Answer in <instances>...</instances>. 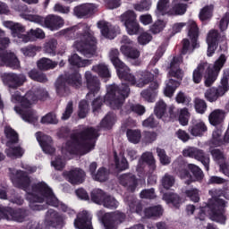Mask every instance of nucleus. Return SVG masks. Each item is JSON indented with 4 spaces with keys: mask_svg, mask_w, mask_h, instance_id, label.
Segmentation results:
<instances>
[{
    "mask_svg": "<svg viewBox=\"0 0 229 229\" xmlns=\"http://www.w3.org/2000/svg\"><path fill=\"white\" fill-rule=\"evenodd\" d=\"M22 168L25 169V172L10 169V179L14 187L23 189L27 192V199L30 201L32 210H42V207L35 205V203H44L46 201L47 205H50L51 207H61L62 210L66 212V214H74V210L67 208L65 204H60V201H58V199L53 194V191H51V188L46 182H38L32 185L31 189H30L31 181L26 173H35L37 167L23 165Z\"/></svg>",
    "mask_w": 229,
    "mask_h": 229,
    "instance_id": "obj_1",
    "label": "nucleus"
},
{
    "mask_svg": "<svg viewBox=\"0 0 229 229\" xmlns=\"http://www.w3.org/2000/svg\"><path fill=\"white\" fill-rule=\"evenodd\" d=\"M47 91L45 89L30 90L25 94L24 97H21V93L16 91L12 95L11 101L14 103V111L19 114L25 123H30V124H35L38 121V115L33 109H31V105L37 103L38 99L40 101H46L47 99Z\"/></svg>",
    "mask_w": 229,
    "mask_h": 229,
    "instance_id": "obj_2",
    "label": "nucleus"
},
{
    "mask_svg": "<svg viewBox=\"0 0 229 229\" xmlns=\"http://www.w3.org/2000/svg\"><path fill=\"white\" fill-rule=\"evenodd\" d=\"M96 139H98V131L93 128H88L80 134H72L70 140L65 143L62 148L63 155L66 158H71V155H77V153H89L92 151L96 146Z\"/></svg>",
    "mask_w": 229,
    "mask_h": 229,
    "instance_id": "obj_3",
    "label": "nucleus"
},
{
    "mask_svg": "<svg viewBox=\"0 0 229 229\" xmlns=\"http://www.w3.org/2000/svg\"><path fill=\"white\" fill-rule=\"evenodd\" d=\"M74 30L79 31L73 47L86 58H92L98 50V40L94 37V32L87 24H79Z\"/></svg>",
    "mask_w": 229,
    "mask_h": 229,
    "instance_id": "obj_4",
    "label": "nucleus"
},
{
    "mask_svg": "<svg viewBox=\"0 0 229 229\" xmlns=\"http://www.w3.org/2000/svg\"><path fill=\"white\" fill-rule=\"evenodd\" d=\"M217 190L209 191V194L212 198L208 200L206 207L200 208L199 214L196 216V219L205 221V217L208 214L212 221L220 223V225H225V223H226V216L225 215L226 202L217 198Z\"/></svg>",
    "mask_w": 229,
    "mask_h": 229,
    "instance_id": "obj_5",
    "label": "nucleus"
},
{
    "mask_svg": "<svg viewBox=\"0 0 229 229\" xmlns=\"http://www.w3.org/2000/svg\"><path fill=\"white\" fill-rule=\"evenodd\" d=\"M226 64V55H221L217 60L215 61L214 64H208L207 63L200 64L197 69L193 71V81L194 83H199L203 78V72H207L205 75V85L210 87L216 80L223 67Z\"/></svg>",
    "mask_w": 229,
    "mask_h": 229,
    "instance_id": "obj_6",
    "label": "nucleus"
},
{
    "mask_svg": "<svg viewBox=\"0 0 229 229\" xmlns=\"http://www.w3.org/2000/svg\"><path fill=\"white\" fill-rule=\"evenodd\" d=\"M20 12L21 17L25 19V21L39 24V26H43V28H47L50 31H57L60 28H64V24H65L63 18L58 15L50 14L44 18L40 15L31 14V11H30L27 6H23Z\"/></svg>",
    "mask_w": 229,
    "mask_h": 229,
    "instance_id": "obj_7",
    "label": "nucleus"
},
{
    "mask_svg": "<svg viewBox=\"0 0 229 229\" xmlns=\"http://www.w3.org/2000/svg\"><path fill=\"white\" fill-rule=\"evenodd\" d=\"M3 26L11 30L12 36L15 38L16 42H23V44H28V42H33L35 38H46V33L42 29H31L29 32L24 34L25 29L21 23H15L12 21H5L3 22Z\"/></svg>",
    "mask_w": 229,
    "mask_h": 229,
    "instance_id": "obj_8",
    "label": "nucleus"
},
{
    "mask_svg": "<svg viewBox=\"0 0 229 229\" xmlns=\"http://www.w3.org/2000/svg\"><path fill=\"white\" fill-rule=\"evenodd\" d=\"M129 95L130 88H128V85L122 84V86L118 88L117 85L113 84L107 86L106 88V94L104 97V103L115 110L123 106L124 99H126Z\"/></svg>",
    "mask_w": 229,
    "mask_h": 229,
    "instance_id": "obj_9",
    "label": "nucleus"
},
{
    "mask_svg": "<svg viewBox=\"0 0 229 229\" xmlns=\"http://www.w3.org/2000/svg\"><path fill=\"white\" fill-rule=\"evenodd\" d=\"M173 167H174L178 176H180L182 180H184V182L187 183V185L192 183V182H194V178L198 182H199V180H203V171H201L196 165H186L183 163V161H182V157L178 158V160L173 163ZM187 169L191 171L194 178L192 175H191Z\"/></svg>",
    "mask_w": 229,
    "mask_h": 229,
    "instance_id": "obj_10",
    "label": "nucleus"
},
{
    "mask_svg": "<svg viewBox=\"0 0 229 229\" xmlns=\"http://www.w3.org/2000/svg\"><path fill=\"white\" fill-rule=\"evenodd\" d=\"M67 83L75 87V89H80L81 85V75L79 72H75L71 75L69 79L67 76H60L55 82V90L56 94L60 96V98H64V96H67L69 94V88H67Z\"/></svg>",
    "mask_w": 229,
    "mask_h": 229,
    "instance_id": "obj_11",
    "label": "nucleus"
},
{
    "mask_svg": "<svg viewBox=\"0 0 229 229\" xmlns=\"http://www.w3.org/2000/svg\"><path fill=\"white\" fill-rule=\"evenodd\" d=\"M109 58L117 71L118 78L128 82V80L130 79V76H131V73H130V68H128V66H126L124 63L120 61L119 50L115 48L111 49L109 52Z\"/></svg>",
    "mask_w": 229,
    "mask_h": 229,
    "instance_id": "obj_12",
    "label": "nucleus"
},
{
    "mask_svg": "<svg viewBox=\"0 0 229 229\" xmlns=\"http://www.w3.org/2000/svg\"><path fill=\"white\" fill-rule=\"evenodd\" d=\"M152 72L153 73L148 71L140 72L137 73L136 77L131 74L129 75L128 84L142 89V87H146V85H148L151 80L158 76V69L155 68Z\"/></svg>",
    "mask_w": 229,
    "mask_h": 229,
    "instance_id": "obj_13",
    "label": "nucleus"
},
{
    "mask_svg": "<svg viewBox=\"0 0 229 229\" xmlns=\"http://www.w3.org/2000/svg\"><path fill=\"white\" fill-rule=\"evenodd\" d=\"M229 90L228 81L226 79H222L221 85L218 88L208 89L204 93V98L209 103H216L219 98L223 97Z\"/></svg>",
    "mask_w": 229,
    "mask_h": 229,
    "instance_id": "obj_14",
    "label": "nucleus"
},
{
    "mask_svg": "<svg viewBox=\"0 0 229 229\" xmlns=\"http://www.w3.org/2000/svg\"><path fill=\"white\" fill-rule=\"evenodd\" d=\"M182 155L183 157H189L190 158H195V160H199L201 162V164H203L206 171H208L210 157H208V156H205V152H203V150L194 147H188L183 149Z\"/></svg>",
    "mask_w": 229,
    "mask_h": 229,
    "instance_id": "obj_15",
    "label": "nucleus"
},
{
    "mask_svg": "<svg viewBox=\"0 0 229 229\" xmlns=\"http://www.w3.org/2000/svg\"><path fill=\"white\" fill-rule=\"evenodd\" d=\"M126 220V215L119 211L106 213L104 216L103 223L106 229H117V226Z\"/></svg>",
    "mask_w": 229,
    "mask_h": 229,
    "instance_id": "obj_16",
    "label": "nucleus"
},
{
    "mask_svg": "<svg viewBox=\"0 0 229 229\" xmlns=\"http://www.w3.org/2000/svg\"><path fill=\"white\" fill-rule=\"evenodd\" d=\"M85 80L87 89L89 90L86 99H92V98H95L96 94L99 92V80H98V77L92 75V72L89 71L85 72Z\"/></svg>",
    "mask_w": 229,
    "mask_h": 229,
    "instance_id": "obj_17",
    "label": "nucleus"
},
{
    "mask_svg": "<svg viewBox=\"0 0 229 229\" xmlns=\"http://www.w3.org/2000/svg\"><path fill=\"white\" fill-rule=\"evenodd\" d=\"M122 46L120 48L121 53L124 55L127 58H139L140 56V52L137 48L132 47L133 42L128 38V36H123L121 40Z\"/></svg>",
    "mask_w": 229,
    "mask_h": 229,
    "instance_id": "obj_18",
    "label": "nucleus"
},
{
    "mask_svg": "<svg viewBox=\"0 0 229 229\" xmlns=\"http://www.w3.org/2000/svg\"><path fill=\"white\" fill-rule=\"evenodd\" d=\"M2 79L4 85H7L10 89H17V87H21L26 82V76L24 74L4 73Z\"/></svg>",
    "mask_w": 229,
    "mask_h": 229,
    "instance_id": "obj_19",
    "label": "nucleus"
},
{
    "mask_svg": "<svg viewBox=\"0 0 229 229\" xmlns=\"http://www.w3.org/2000/svg\"><path fill=\"white\" fill-rule=\"evenodd\" d=\"M73 225L77 229H94L92 227V216L87 210H82L77 214Z\"/></svg>",
    "mask_w": 229,
    "mask_h": 229,
    "instance_id": "obj_20",
    "label": "nucleus"
},
{
    "mask_svg": "<svg viewBox=\"0 0 229 229\" xmlns=\"http://www.w3.org/2000/svg\"><path fill=\"white\" fill-rule=\"evenodd\" d=\"M0 219H7V221H17V223H22L24 221V211L13 210L11 208L0 207Z\"/></svg>",
    "mask_w": 229,
    "mask_h": 229,
    "instance_id": "obj_21",
    "label": "nucleus"
},
{
    "mask_svg": "<svg viewBox=\"0 0 229 229\" xmlns=\"http://www.w3.org/2000/svg\"><path fill=\"white\" fill-rule=\"evenodd\" d=\"M98 28H99L103 37L109 38L110 40L117 37V33L120 32L119 27L114 26L105 21L98 22Z\"/></svg>",
    "mask_w": 229,
    "mask_h": 229,
    "instance_id": "obj_22",
    "label": "nucleus"
},
{
    "mask_svg": "<svg viewBox=\"0 0 229 229\" xmlns=\"http://www.w3.org/2000/svg\"><path fill=\"white\" fill-rule=\"evenodd\" d=\"M144 162L148 164L150 167V173H153L155 169H157V165H155V157H153V153L145 152L141 155V159L139 161V164L136 167L137 173L140 174V176H142V173H144Z\"/></svg>",
    "mask_w": 229,
    "mask_h": 229,
    "instance_id": "obj_23",
    "label": "nucleus"
},
{
    "mask_svg": "<svg viewBox=\"0 0 229 229\" xmlns=\"http://www.w3.org/2000/svg\"><path fill=\"white\" fill-rule=\"evenodd\" d=\"M66 219L65 215H60L53 209H49L47 213L46 223L48 229H54L55 226L64 224V220Z\"/></svg>",
    "mask_w": 229,
    "mask_h": 229,
    "instance_id": "obj_24",
    "label": "nucleus"
},
{
    "mask_svg": "<svg viewBox=\"0 0 229 229\" xmlns=\"http://www.w3.org/2000/svg\"><path fill=\"white\" fill-rule=\"evenodd\" d=\"M36 139L44 153H47V155L55 153V148L53 147V140L51 139V137L42 132H37Z\"/></svg>",
    "mask_w": 229,
    "mask_h": 229,
    "instance_id": "obj_25",
    "label": "nucleus"
},
{
    "mask_svg": "<svg viewBox=\"0 0 229 229\" xmlns=\"http://www.w3.org/2000/svg\"><path fill=\"white\" fill-rule=\"evenodd\" d=\"M207 124L203 120H192L191 125H190L188 131L192 137H203L208 131Z\"/></svg>",
    "mask_w": 229,
    "mask_h": 229,
    "instance_id": "obj_26",
    "label": "nucleus"
},
{
    "mask_svg": "<svg viewBox=\"0 0 229 229\" xmlns=\"http://www.w3.org/2000/svg\"><path fill=\"white\" fill-rule=\"evenodd\" d=\"M183 62L182 55L174 57L170 64V71L168 75L173 78H177V80H182L183 78V72L180 70V64Z\"/></svg>",
    "mask_w": 229,
    "mask_h": 229,
    "instance_id": "obj_27",
    "label": "nucleus"
},
{
    "mask_svg": "<svg viewBox=\"0 0 229 229\" xmlns=\"http://www.w3.org/2000/svg\"><path fill=\"white\" fill-rule=\"evenodd\" d=\"M0 65H7L13 69H19L21 64L13 53L6 52L5 54H0Z\"/></svg>",
    "mask_w": 229,
    "mask_h": 229,
    "instance_id": "obj_28",
    "label": "nucleus"
},
{
    "mask_svg": "<svg viewBox=\"0 0 229 229\" xmlns=\"http://www.w3.org/2000/svg\"><path fill=\"white\" fill-rule=\"evenodd\" d=\"M219 38V32L216 30H211L208 33L207 44H208V56H212L217 49V40Z\"/></svg>",
    "mask_w": 229,
    "mask_h": 229,
    "instance_id": "obj_29",
    "label": "nucleus"
},
{
    "mask_svg": "<svg viewBox=\"0 0 229 229\" xmlns=\"http://www.w3.org/2000/svg\"><path fill=\"white\" fill-rule=\"evenodd\" d=\"M73 12L76 17H86V15H91V13L98 12V5L94 4H83L76 6Z\"/></svg>",
    "mask_w": 229,
    "mask_h": 229,
    "instance_id": "obj_30",
    "label": "nucleus"
},
{
    "mask_svg": "<svg viewBox=\"0 0 229 229\" xmlns=\"http://www.w3.org/2000/svg\"><path fill=\"white\" fill-rule=\"evenodd\" d=\"M119 182L121 185L126 187L128 191L133 192L135 189H137V185H139V181L135 179V175L131 174H125L119 176Z\"/></svg>",
    "mask_w": 229,
    "mask_h": 229,
    "instance_id": "obj_31",
    "label": "nucleus"
},
{
    "mask_svg": "<svg viewBox=\"0 0 229 229\" xmlns=\"http://www.w3.org/2000/svg\"><path fill=\"white\" fill-rule=\"evenodd\" d=\"M187 28H188V37L191 40L192 49H196V47H198V35H199L198 25L196 24V21H194L193 20H189V21L187 22Z\"/></svg>",
    "mask_w": 229,
    "mask_h": 229,
    "instance_id": "obj_32",
    "label": "nucleus"
},
{
    "mask_svg": "<svg viewBox=\"0 0 229 229\" xmlns=\"http://www.w3.org/2000/svg\"><path fill=\"white\" fill-rule=\"evenodd\" d=\"M68 182L72 185L83 183L85 182V172L80 168L70 171L68 174Z\"/></svg>",
    "mask_w": 229,
    "mask_h": 229,
    "instance_id": "obj_33",
    "label": "nucleus"
},
{
    "mask_svg": "<svg viewBox=\"0 0 229 229\" xmlns=\"http://www.w3.org/2000/svg\"><path fill=\"white\" fill-rule=\"evenodd\" d=\"M208 121L212 126H218L225 121V111L221 109L213 110L208 115Z\"/></svg>",
    "mask_w": 229,
    "mask_h": 229,
    "instance_id": "obj_34",
    "label": "nucleus"
},
{
    "mask_svg": "<svg viewBox=\"0 0 229 229\" xmlns=\"http://www.w3.org/2000/svg\"><path fill=\"white\" fill-rule=\"evenodd\" d=\"M187 12V4L182 0H174L169 15H183Z\"/></svg>",
    "mask_w": 229,
    "mask_h": 229,
    "instance_id": "obj_35",
    "label": "nucleus"
},
{
    "mask_svg": "<svg viewBox=\"0 0 229 229\" xmlns=\"http://www.w3.org/2000/svg\"><path fill=\"white\" fill-rule=\"evenodd\" d=\"M68 62L71 65H73L74 67H87L88 65H90L92 64V61L89 59H81L80 55L77 54H72L69 58Z\"/></svg>",
    "mask_w": 229,
    "mask_h": 229,
    "instance_id": "obj_36",
    "label": "nucleus"
},
{
    "mask_svg": "<svg viewBox=\"0 0 229 229\" xmlns=\"http://www.w3.org/2000/svg\"><path fill=\"white\" fill-rule=\"evenodd\" d=\"M170 0H158L157 4L156 15L160 17V15H169L171 12V7L169 6Z\"/></svg>",
    "mask_w": 229,
    "mask_h": 229,
    "instance_id": "obj_37",
    "label": "nucleus"
},
{
    "mask_svg": "<svg viewBox=\"0 0 229 229\" xmlns=\"http://www.w3.org/2000/svg\"><path fill=\"white\" fill-rule=\"evenodd\" d=\"M180 87V82L174 81V80H168L165 81V87L164 89V94L166 98H171L172 96H174V92L176 89Z\"/></svg>",
    "mask_w": 229,
    "mask_h": 229,
    "instance_id": "obj_38",
    "label": "nucleus"
},
{
    "mask_svg": "<svg viewBox=\"0 0 229 229\" xmlns=\"http://www.w3.org/2000/svg\"><path fill=\"white\" fill-rule=\"evenodd\" d=\"M93 72L101 76V78H110V70H108V66L105 64H95L92 67Z\"/></svg>",
    "mask_w": 229,
    "mask_h": 229,
    "instance_id": "obj_39",
    "label": "nucleus"
},
{
    "mask_svg": "<svg viewBox=\"0 0 229 229\" xmlns=\"http://www.w3.org/2000/svg\"><path fill=\"white\" fill-rule=\"evenodd\" d=\"M8 148L5 149V153L9 158H20L24 155V149L21 147H12V144L7 146Z\"/></svg>",
    "mask_w": 229,
    "mask_h": 229,
    "instance_id": "obj_40",
    "label": "nucleus"
},
{
    "mask_svg": "<svg viewBox=\"0 0 229 229\" xmlns=\"http://www.w3.org/2000/svg\"><path fill=\"white\" fill-rule=\"evenodd\" d=\"M58 64L56 62H53L49 58L43 57L39 61H38V67L41 71H47L49 69H55Z\"/></svg>",
    "mask_w": 229,
    "mask_h": 229,
    "instance_id": "obj_41",
    "label": "nucleus"
},
{
    "mask_svg": "<svg viewBox=\"0 0 229 229\" xmlns=\"http://www.w3.org/2000/svg\"><path fill=\"white\" fill-rule=\"evenodd\" d=\"M116 117L113 113H109L106 117L101 121L100 126L104 130H110L115 124Z\"/></svg>",
    "mask_w": 229,
    "mask_h": 229,
    "instance_id": "obj_42",
    "label": "nucleus"
},
{
    "mask_svg": "<svg viewBox=\"0 0 229 229\" xmlns=\"http://www.w3.org/2000/svg\"><path fill=\"white\" fill-rule=\"evenodd\" d=\"M4 134L7 137V146H10V144H15L16 142H19V134L14 131L13 129L10 126H6L4 129Z\"/></svg>",
    "mask_w": 229,
    "mask_h": 229,
    "instance_id": "obj_43",
    "label": "nucleus"
},
{
    "mask_svg": "<svg viewBox=\"0 0 229 229\" xmlns=\"http://www.w3.org/2000/svg\"><path fill=\"white\" fill-rule=\"evenodd\" d=\"M105 198H106V194L100 189H95L91 191V200L97 205H102Z\"/></svg>",
    "mask_w": 229,
    "mask_h": 229,
    "instance_id": "obj_44",
    "label": "nucleus"
},
{
    "mask_svg": "<svg viewBox=\"0 0 229 229\" xmlns=\"http://www.w3.org/2000/svg\"><path fill=\"white\" fill-rule=\"evenodd\" d=\"M120 21H121V22L123 23V26H125V24L136 22L137 21V13H135V12H133V11H127L120 16Z\"/></svg>",
    "mask_w": 229,
    "mask_h": 229,
    "instance_id": "obj_45",
    "label": "nucleus"
},
{
    "mask_svg": "<svg viewBox=\"0 0 229 229\" xmlns=\"http://www.w3.org/2000/svg\"><path fill=\"white\" fill-rule=\"evenodd\" d=\"M154 112L158 119H162L167 112V104H165L164 100L157 101L156 103Z\"/></svg>",
    "mask_w": 229,
    "mask_h": 229,
    "instance_id": "obj_46",
    "label": "nucleus"
},
{
    "mask_svg": "<svg viewBox=\"0 0 229 229\" xmlns=\"http://www.w3.org/2000/svg\"><path fill=\"white\" fill-rule=\"evenodd\" d=\"M175 182H176V180L174 179V176H173L170 174H165L161 178V185L166 191H169L171 187H174Z\"/></svg>",
    "mask_w": 229,
    "mask_h": 229,
    "instance_id": "obj_47",
    "label": "nucleus"
},
{
    "mask_svg": "<svg viewBox=\"0 0 229 229\" xmlns=\"http://www.w3.org/2000/svg\"><path fill=\"white\" fill-rule=\"evenodd\" d=\"M127 138L132 144H139L140 142V139H142V134L139 130H128Z\"/></svg>",
    "mask_w": 229,
    "mask_h": 229,
    "instance_id": "obj_48",
    "label": "nucleus"
},
{
    "mask_svg": "<svg viewBox=\"0 0 229 229\" xmlns=\"http://www.w3.org/2000/svg\"><path fill=\"white\" fill-rule=\"evenodd\" d=\"M225 140H223V131L221 130H215L212 134V139L209 142V146H221Z\"/></svg>",
    "mask_w": 229,
    "mask_h": 229,
    "instance_id": "obj_49",
    "label": "nucleus"
},
{
    "mask_svg": "<svg viewBox=\"0 0 229 229\" xmlns=\"http://www.w3.org/2000/svg\"><path fill=\"white\" fill-rule=\"evenodd\" d=\"M212 13H214V5H206L200 10L199 17L200 21H208V19L212 18Z\"/></svg>",
    "mask_w": 229,
    "mask_h": 229,
    "instance_id": "obj_50",
    "label": "nucleus"
},
{
    "mask_svg": "<svg viewBox=\"0 0 229 229\" xmlns=\"http://www.w3.org/2000/svg\"><path fill=\"white\" fill-rule=\"evenodd\" d=\"M146 217H158L164 213L162 206L150 207L145 209Z\"/></svg>",
    "mask_w": 229,
    "mask_h": 229,
    "instance_id": "obj_51",
    "label": "nucleus"
},
{
    "mask_svg": "<svg viewBox=\"0 0 229 229\" xmlns=\"http://www.w3.org/2000/svg\"><path fill=\"white\" fill-rule=\"evenodd\" d=\"M211 153V156L213 157V160L218 164V165H223L225 162H226V159L225 157V154L219 150L218 148H213L209 150Z\"/></svg>",
    "mask_w": 229,
    "mask_h": 229,
    "instance_id": "obj_52",
    "label": "nucleus"
},
{
    "mask_svg": "<svg viewBox=\"0 0 229 229\" xmlns=\"http://www.w3.org/2000/svg\"><path fill=\"white\" fill-rule=\"evenodd\" d=\"M56 46H58V42L55 39H50L44 46V51L47 55H50L55 56L56 55Z\"/></svg>",
    "mask_w": 229,
    "mask_h": 229,
    "instance_id": "obj_53",
    "label": "nucleus"
},
{
    "mask_svg": "<svg viewBox=\"0 0 229 229\" xmlns=\"http://www.w3.org/2000/svg\"><path fill=\"white\" fill-rule=\"evenodd\" d=\"M29 76L34 81H39V83H46L47 81V77L43 72H40L37 70H31L29 72Z\"/></svg>",
    "mask_w": 229,
    "mask_h": 229,
    "instance_id": "obj_54",
    "label": "nucleus"
},
{
    "mask_svg": "<svg viewBox=\"0 0 229 229\" xmlns=\"http://www.w3.org/2000/svg\"><path fill=\"white\" fill-rule=\"evenodd\" d=\"M40 47L30 45L28 47H22L21 51L24 56L32 57L35 56L37 53L40 51Z\"/></svg>",
    "mask_w": 229,
    "mask_h": 229,
    "instance_id": "obj_55",
    "label": "nucleus"
},
{
    "mask_svg": "<svg viewBox=\"0 0 229 229\" xmlns=\"http://www.w3.org/2000/svg\"><path fill=\"white\" fill-rule=\"evenodd\" d=\"M106 208H117L119 207V201L112 196L106 195L102 204Z\"/></svg>",
    "mask_w": 229,
    "mask_h": 229,
    "instance_id": "obj_56",
    "label": "nucleus"
},
{
    "mask_svg": "<svg viewBox=\"0 0 229 229\" xmlns=\"http://www.w3.org/2000/svg\"><path fill=\"white\" fill-rule=\"evenodd\" d=\"M124 26L128 35H138L140 31V24L137 21L131 23H126Z\"/></svg>",
    "mask_w": 229,
    "mask_h": 229,
    "instance_id": "obj_57",
    "label": "nucleus"
},
{
    "mask_svg": "<svg viewBox=\"0 0 229 229\" xmlns=\"http://www.w3.org/2000/svg\"><path fill=\"white\" fill-rule=\"evenodd\" d=\"M191 118V113L187 108H182L179 110V123L182 126H187L189 124V119Z\"/></svg>",
    "mask_w": 229,
    "mask_h": 229,
    "instance_id": "obj_58",
    "label": "nucleus"
},
{
    "mask_svg": "<svg viewBox=\"0 0 229 229\" xmlns=\"http://www.w3.org/2000/svg\"><path fill=\"white\" fill-rule=\"evenodd\" d=\"M114 160L116 169H118V171H124L128 169V161L126 160V157H123V156L117 157V155L114 154Z\"/></svg>",
    "mask_w": 229,
    "mask_h": 229,
    "instance_id": "obj_59",
    "label": "nucleus"
},
{
    "mask_svg": "<svg viewBox=\"0 0 229 229\" xmlns=\"http://www.w3.org/2000/svg\"><path fill=\"white\" fill-rule=\"evenodd\" d=\"M163 199H165L166 203H173L174 207L180 205V197L174 193H165L163 195Z\"/></svg>",
    "mask_w": 229,
    "mask_h": 229,
    "instance_id": "obj_60",
    "label": "nucleus"
},
{
    "mask_svg": "<svg viewBox=\"0 0 229 229\" xmlns=\"http://www.w3.org/2000/svg\"><path fill=\"white\" fill-rule=\"evenodd\" d=\"M96 182H106L108 180V172L106 168H99L92 177Z\"/></svg>",
    "mask_w": 229,
    "mask_h": 229,
    "instance_id": "obj_61",
    "label": "nucleus"
},
{
    "mask_svg": "<svg viewBox=\"0 0 229 229\" xmlns=\"http://www.w3.org/2000/svg\"><path fill=\"white\" fill-rule=\"evenodd\" d=\"M51 165L56 169V171H62V169L65 167V159L57 156L52 159Z\"/></svg>",
    "mask_w": 229,
    "mask_h": 229,
    "instance_id": "obj_62",
    "label": "nucleus"
},
{
    "mask_svg": "<svg viewBox=\"0 0 229 229\" xmlns=\"http://www.w3.org/2000/svg\"><path fill=\"white\" fill-rule=\"evenodd\" d=\"M185 194L191 201H193V203H198V201H199V190L191 188L190 190H186Z\"/></svg>",
    "mask_w": 229,
    "mask_h": 229,
    "instance_id": "obj_63",
    "label": "nucleus"
},
{
    "mask_svg": "<svg viewBox=\"0 0 229 229\" xmlns=\"http://www.w3.org/2000/svg\"><path fill=\"white\" fill-rule=\"evenodd\" d=\"M151 4H153L151 0H143L140 4H134V10L137 12H148L151 8Z\"/></svg>",
    "mask_w": 229,
    "mask_h": 229,
    "instance_id": "obj_64",
    "label": "nucleus"
}]
</instances>
